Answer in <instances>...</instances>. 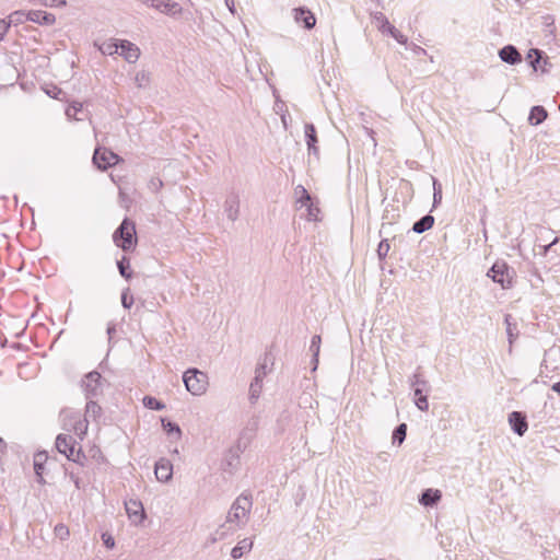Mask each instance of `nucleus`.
I'll list each match as a JSON object with an SVG mask.
<instances>
[{"label": "nucleus", "instance_id": "1", "mask_svg": "<svg viewBox=\"0 0 560 560\" xmlns=\"http://www.w3.org/2000/svg\"><path fill=\"white\" fill-rule=\"evenodd\" d=\"M252 506L253 502L248 495H238L228 512L225 523L217 532L219 539H223L230 533L243 528L249 520Z\"/></svg>", "mask_w": 560, "mask_h": 560}, {"label": "nucleus", "instance_id": "2", "mask_svg": "<svg viewBox=\"0 0 560 560\" xmlns=\"http://www.w3.org/2000/svg\"><path fill=\"white\" fill-rule=\"evenodd\" d=\"M186 389L194 396L203 395L209 386L207 373L198 369H188L183 375Z\"/></svg>", "mask_w": 560, "mask_h": 560}, {"label": "nucleus", "instance_id": "3", "mask_svg": "<svg viewBox=\"0 0 560 560\" xmlns=\"http://www.w3.org/2000/svg\"><path fill=\"white\" fill-rule=\"evenodd\" d=\"M62 428L72 432L79 440H83L88 432L89 420L81 418L80 412L72 410H63L61 412Z\"/></svg>", "mask_w": 560, "mask_h": 560}, {"label": "nucleus", "instance_id": "4", "mask_svg": "<svg viewBox=\"0 0 560 560\" xmlns=\"http://www.w3.org/2000/svg\"><path fill=\"white\" fill-rule=\"evenodd\" d=\"M75 445L77 441L70 434L60 433L56 438V448L58 452L63 454L68 459L82 464L85 456L80 448H75Z\"/></svg>", "mask_w": 560, "mask_h": 560}, {"label": "nucleus", "instance_id": "5", "mask_svg": "<svg viewBox=\"0 0 560 560\" xmlns=\"http://www.w3.org/2000/svg\"><path fill=\"white\" fill-rule=\"evenodd\" d=\"M135 235V223L128 219H125L119 228L115 231L113 238L118 247H121L124 250L128 252L132 249L136 244Z\"/></svg>", "mask_w": 560, "mask_h": 560}, {"label": "nucleus", "instance_id": "6", "mask_svg": "<svg viewBox=\"0 0 560 560\" xmlns=\"http://www.w3.org/2000/svg\"><path fill=\"white\" fill-rule=\"evenodd\" d=\"M513 270L503 260L495 261L487 272L495 283H499L502 289H510L513 283Z\"/></svg>", "mask_w": 560, "mask_h": 560}, {"label": "nucleus", "instance_id": "7", "mask_svg": "<svg viewBox=\"0 0 560 560\" xmlns=\"http://www.w3.org/2000/svg\"><path fill=\"white\" fill-rule=\"evenodd\" d=\"M119 161V155L106 148H96L93 154V163L103 171L116 165Z\"/></svg>", "mask_w": 560, "mask_h": 560}, {"label": "nucleus", "instance_id": "8", "mask_svg": "<svg viewBox=\"0 0 560 560\" xmlns=\"http://www.w3.org/2000/svg\"><path fill=\"white\" fill-rule=\"evenodd\" d=\"M82 387L88 398L97 397L103 392L102 375L96 371L88 373L82 380Z\"/></svg>", "mask_w": 560, "mask_h": 560}, {"label": "nucleus", "instance_id": "9", "mask_svg": "<svg viewBox=\"0 0 560 560\" xmlns=\"http://www.w3.org/2000/svg\"><path fill=\"white\" fill-rule=\"evenodd\" d=\"M223 210L226 218L231 221H236L240 214V196L238 194L232 191L230 192L223 205Z\"/></svg>", "mask_w": 560, "mask_h": 560}, {"label": "nucleus", "instance_id": "10", "mask_svg": "<svg viewBox=\"0 0 560 560\" xmlns=\"http://www.w3.org/2000/svg\"><path fill=\"white\" fill-rule=\"evenodd\" d=\"M125 509L128 514V517L135 524L141 523L145 517L143 505H142L141 501H139L137 499H130V500L126 501Z\"/></svg>", "mask_w": 560, "mask_h": 560}, {"label": "nucleus", "instance_id": "11", "mask_svg": "<svg viewBox=\"0 0 560 560\" xmlns=\"http://www.w3.org/2000/svg\"><path fill=\"white\" fill-rule=\"evenodd\" d=\"M544 52L539 49L533 48L527 54V59L530 60V66L535 71L540 70L542 73L549 71L551 63L548 58H542Z\"/></svg>", "mask_w": 560, "mask_h": 560}, {"label": "nucleus", "instance_id": "12", "mask_svg": "<svg viewBox=\"0 0 560 560\" xmlns=\"http://www.w3.org/2000/svg\"><path fill=\"white\" fill-rule=\"evenodd\" d=\"M293 19L296 24H302L305 28L311 30L316 24L315 15L306 8H295L292 10Z\"/></svg>", "mask_w": 560, "mask_h": 560}, {"label": "nucleus", "instance_id": "13", "mask_svg": "<svg viewBox=\"0 0 560 560\" xmlns=\"http://www.w3.org/2000/svg\"><path fill=\"white\" fill-rule=\"evenodd\" d=\"M154 474L160 482H167L173 477V465L167 458H160L155 463Z\"/></svg>", "mask_w": 560, "mask_h": 560}, {"label": "nucleus", "instance_id": "14", "mask_svg": "<svg viewBox=\"0 0 560 560\" xmlns=\"http://www.w3.org/2000/svg\"><path fill=\"white\" fill-rule=\"evenodd\" d=\"M118 46H120V56L129 63H135L138 61L139 57H140V49L139 47L127 40V39H121L120 40V44H118Z\"/></svg>", "mask_w": 560, "mask_h": 560}, {"label": "nucleus", "instance_id": "15", "mask_svg": "<svg viewBox=\"0 0 560 560\" xmlns=\"http://www.w3.org/2000/svg\"><path fill=\"white\" fill-rule=\"evenodd\" d=\"M509 423L512 430L520 436L524 435L528 429L525 416L518 411H513L509 415Z\"/></svg>", "mask_w": 560, "mask_h": 560}, {"label": "nucleus", "instance_id": "16", "mask_svg": "<svg viewBox=\"0 0 560 560\" xmlns=\"http://www.w3.org/2000/svg\"><path fill=\"white\" fill-rule=\"evenodd\" d=\"M26 20L40 25H52L56 22V18L54 14L42 10L28 11Z\"/></svg>", "mask_w": 560, "mask_h": 560}, {"label": "nucleus", "instance_id": "17", "mask_svg": "<svg viewBox=\"0 0 560 560\" xmlns=\"http://www.w3.org/2000/svg\"><path fill=\"white\" fill-rule=\"evenodd\" d=\"M499 57L503 62L516 65L521 62L522 56L513 45H506L499 50Z\"/></svg>", "mask_w": 560, "mask_h": 560}, {"label": "nucleus", "instance_id": "18", "mask_svg": "<svg viewBox=\"0 0 560 560\" xmlns=\"http://www.w3.org/2000/svg\"><path fill=\"white\" fill-rule=\"evenodd\" d=\"M304 133L306 139V144L310 153H313L314 155H318V148H317V136H316V129L313 124H305L304 127Z\"/></svg>", "mask_w": 560, "mask_h": 560}, {"label": "nucleus", "instance_id": "19", "mask_svg": "<svg viewBox=\"0 0 560 560\" xmlns=\"http://www.w3.org/2000/svg\"><path fill=\"white\" fill-rule=\"evenodd\" d=\"M504 323L506 326V335H508V341H509V352H512L513 343L518 337V329L517 324L512 317V315L506 314L504 317Z\"/></svg>", "mask_w": 560, "mask_h": 560}, {"label": "nucleus", "instance_id": "20", "mask_svg": "<svg viewBox=\"0 0 560 560\" xmlns=\"http://www.w3.org/2000/svg\"><path fill=\"white\" fill-rule=\"evenodd\" d=\"M441 491L436 489H427L421 493L419 503L424 506H433L441 500Z\"/></svg>", "mask_w": 560, "mask_h": 560}, {"label": "nucleus", "instance_id": "21", "mask_svg": "<svg viewBox=\"0 0 560 560\" xmlns=\"http://www.w3.org/2000/svg\"><path fill=\"white\" fill-rule=\"evenodd\" d=\"M433 224L434 217H432L431 214H427L413 223L412 231L417 234H421L430 230L433 226Z\"/></svg>", "mask_w": 560, "mask_h": 560}, {"label": "nucleus", "instance_id": "22", "mask_svg": "<svg viewBox=\"0 0 560 560\" xmlns=\"http://www.w3.org/2000/svg\"><path fill=\"white\" fill-rule=\"evenodd\" d=\"M253 548V540L244 538L232 550L231 556L233 559H240L244 553H247Z\"/></svg>", "mask_w": 560, "mask_h": 560}, {"label": "nucleus", "instance_id": "23", "mask_svg": "<svg viewBox=\"0 0 560 560\" xmlns=\"http://www.w3.org/2000/svg\"><path fill=\"white\" fill-rule=\"evenodd\" d=\"M120 40L121 39H114V38L107 39L98 45V50L103 55H107V56H113L115 54H118V50L120 48V46H118V44H120Z\"/></svg>", "mask_w": 560, "mask_h": 560}, {"label": "nucleus", "instance_id": "24", "mask_svg": "<svg viewBox=\"0 0 560 560\" xmlns=\"http://www.w3.org/2000/svg\"><path fill=\"white\" fill-rule=\"evenodd\" d=\"M547 118V110L542 106H534L528 116V122L533 126L541 124Z\"/></svg>", "mask_w": 560, "mask_h": 560}, {"label": "nucleus", "instance_id": "25", "mask_svg": "<svg viewBox=\"0 0 560 560\" xmlns=\"http://www.w3.org/2000/svg\"><path fill=\"white\" fill-rule=\"evenodd\" d=\"M320 343H322V338L319 335H315L312 337V340H311V345H310V351L312 352V364H313V371H315L317 369V364H318V355H319V351H320Z\"/></svg>", "mask_w": 560, "mask_h": 560}, {"label": "nucleus", "instance_id": "26", "mask_svg": "<svg viewBox=\"0 0 560 560\" xmlns=\"http://www.w3.org/2000/svg\"><path fill=\"white\" fill-rule=\"evenodd\" d=\"M182 11V7L177 2L172 0H163L162 8L160 9L161 13H164L170 16L179 15Z\"/></svg>", "mask_w": 560, "mask_h": 560}, {"label": "nucleus", "instance_id": "27", "mask_svg": "<svg viewBox=\"0 0 560 560\" xmlns=\"http://www.w3.org/2000/svg\"><path fill=\"white\" fill-rule=\"evenodd\" d=\"M373 21L376 24V27L383 34H387L389 32V27H393L388 21V19L382 12H375L372 14Z\"/></svg>", "mask_w": 560, "mask_h": 560}, {"label": "nucleus", "instance_id": "28", "mask_svg": "<svg viewBox=\"0 0 560 560\" xmlns=\"http://www.w3.org/2000/svg\"><path fill=\"white\" fill-rule=\"evenodd\" d=\"M262 390V382H258L253 380V382L249 385V400L252 404H255Z\"/></svg>", "mask_w": 560, "mask_h": 560}, {"label": "nucleus", "instance_id": "29", "mask_svg": "<svg viewBox=\"0 0 560 560\" xmlns=\"http://www.w3.org/2000/svg\"><path fill=\"white\" fill-rule=\"evenodd\" d=\"M101 407L93 400H89L85 406V418L96 419L101 415Z\"/></svg>", "mask_w": 560, "mask_h": 560}, {"label": "nucleus", "instance_id": "30", "mask_svg": "<svg viewBox=\"0 0 560 560\" xmlns=\"http://www.w3.org/2000/svg\"><path fill=\"white\" fill-rule=\"evenodd\" d=\"M295 195H296V202L301 205V207H305L308 205L312 199L307 190L303 186H298L295 188Z\"/></svg>", "mask_w": 560, "mask_h": 560}, {"label": "nucleus", "instance_id": "31", "mask_svg": "<svg viewBox=\"0 0 560 560\" xmlns=\"http://www.w3.org/2000/svg\"><path fill=\"white\" fill-rule=\"evenodd\" d=\"M406 433H407L406 423H400L398 427H396V429L393 432V436H392L393 444L397 443L398 445H400L406 439Z\"/></svg>", "mask_w": 560, "mask_h": 560}, {"label": "nucleus", "instance_id": "32", "mask_svg": "<svg viewBox=\"0 0 560 560\" xmlns=\"http://www.w3.org/2000/svg\"><path fill=\"white\" fill-rule=\"evenodd\" d=\"M27 12L24 11H14L8 16L7 24H9V27L11 25H19L22 24L26 20Z\"/></svg>", "mask_w": 560, "mask_h": 560}, {"label": "nucleus", "instance_id": "33", "mask_svg": "<svg viewBox=\"0 0 560 560\" xmlns=\"http://www.w3.org/2000/svg\"><path fill=\"white\" fill-rule=\"evenodd\" d=\"M409 385L411 388L416 389V387H429V383L427 380H424L419 372H415L409 377Z\"/></svg>", "mask_w": 560, "mask_h": 560}, {"label": "nucleus", "instance_id": "34", "mask_svg": "<svg viewBox=\"0 0 560 560\" xmlns=\"http://www.w3.org/2000/svg\"><path fill=\"white\" fill-rule=\"evenodd\" d=\"M135 83L139 89L147 88L150 83V73L145 70L137 72L135 77Z\"/></svg>", "mask_w": 560, "mask_h": 560}, {"label": "nucleus", "instance_id": "35", "mask_svg": "<svg viewBox=\"0 0 560 560\" xmlns=\"http://www.w3.org/2000/svg\"><path fill=\"white\" fill-rule=\"evenodd\" d=\"M142 402H143L144 407L152 409V410H162L165 407L162 401L158 400L156 398H154L152 396H144L142 399Z\"/></svg>", "mask_w": 560, "mask_h": 560}, {"label": "nucleus", "instance_id": "36", "mask_svg": "<svg viewBox=\"0 0 560 560\" xmlns=\"http://www.w3.org/2000/svg\"><path fill=\"white\" fill-rule=\"evenodd\" d=\"M45 458H46L45 453H37L34 456V470H35V474L39 477V481H43L42 470L44 468Z\"/></svg>", "mask_w": 560, "mask_h": 560}, {"label": "nucleus", "instance_id": "37", "mask_svg": "<svg viewBox=\"0 0 560 560\" xmlns=\"http://www.w3.org/2000/svg\"><path fill=\"white\" fill-rule=\"evenodd\" d=\"M162 427L168 434H175L177 439L180 438L182 431L176 423L162 419Z\"/></svg>", "mask_w": 560, "mask_h": 560}, {"label": "nucleus", "instance_id": "38", "mask_svg": "<svg viewBox=\"0 0 560 560\" xmlns=\"http://www.w3.org/2000/svg\"><path fill=\"white\" fill-rule=\"evenodd\" d=\"M117 267H118L119 273L124 278H126V279L131 278L132 273L128 271V269L130 267L129 259H127L126 257H122L121 260H119L117 262Z\"/></svg>", "mask_w": 560, "mask_h": 560}, {"label": "nucleus", "instance_id": "39", "mask_svg": "<svg viewBox=\"0 0 560 560\" xmlns=\"http://www.w3.org/2000/svg\"><path fill=\"white\" fill-rule=\"evenodd\" d=\"M442 200V187L439 182L433 178V208H435Z\"/></svg>", "mask_w": 560, "mask_h": 560}, {"label": "nucleus", "instance_id": "40", "mask_svg": "<svg viewBox=\"0 0 560 560\" xmlns=\"http://www.w3.org/2000/svg\"><path fill=\"white\" fill-rule=\"evenodd\" d=\"M267 375V361L259 363L255 369V381L262 382L265 376Z\"/></svg>", "mask_w": 560, "mask_h": 560}, {"label": "nucleus", "instance_id": "41", "mask_svg": "<svg viewBox=\"0 0 560 560\" xmlns=\"http://www.w3.org/2000/svg\"><path fill=\"white\" fill-rule=\"evenodd\" d=\"M34 4L54 8V7H63L66 5V0H32Z\"/></svg>", "mask_w": 560, "mask_h": 560}, {"label": "nucleus", "instance_id": "42", "mask_svg": "<svg viewBox=\"0 0 560 560\" xmlns=\"http://www.w3.org/2000/svg\"><path fill=\"white\" fill-rule=\"evenodd\" d=\"M387 34L395 38L401 45H405L408 42L407 37L401 32H399L395 26L389 27V32Z\"/></svg>", "mask_w": 560, "mask_h": 560}, {"label": "nucleus", "instance_id": "43", "mask_svg": "<svg viewBox=\"0 0 560 560\" xmlns=\"http://www.w3.org/2000/svg\"><path fill=\"white\" fill-rule=\"evenodd\" d=\"M82 109L81 103H73L71 106H69L66 109V115L68 118H73L79 120L80 118L77 117V114Z\"/></svg>", "mask_w": 560, "mask_h": 560}, {"label": "nucleus", "instance_id": "44", "mask_svg": "<svg viewBox=\"0 0 560 560\" xmlns=\"http://www.w3.org/2000/svg\"><path fill=\"white\" fill-rule=\"evenodd\" d=\"M389 248L390 246L387 240H383L380 242L377 247V255L380 259H384L387 256Z\"/></svg>", "mask_w": 560, "mask_h": 560}, {"label": "nucleus", "instance_id": "45", "mask_svg": "<svg viewBox=\"0 0 560 560\" xmlns=\"http://www.w3.org/2000/svg\"><path fill=\"white\" fill-rule=\"evenodd\" d=\"M415 405L417 408L421 411H428L429 410V401L428 396H420L418 398H415Z\"/></svg>", "mask_w": 560, "mask_h": 560}, {"label": "nucleus", "instance_id": "46", "mask_svg": "<svg viewBox=\"0 0 560 560\" xmlns=\"http://www.w3.org/2000/svg\"><path fill=\"white\" fill-rule=\"evenodd\" d=\"M140 3H142L143 5L148 7V8H152V9H155L158 11H160V9L162 8V4H163V0H138Z\"/></svg>", "mask_w": 560, "mask_h": 560}, {"label": "nucleus", "instance_id": "47", "mask_svg": "<svg viewBox=\"0 0 560 560\" xmlns=\"http://www.w3.org/2000/svg\"><path fill=\"white\" fill-rule=\"evenodd\" d=\"M306 209H307V217H308V220H317V214L319 213V209L317 207H315L312 201L305 206Z\"/></svg>", "mask_w": 560, "mask_h": 560}, {"label": "nucleus", "instance_id": "48", "mask_svg": "<svg viewBox=\"0 0 560 560\" xmlns=\"http://www.w3.org/2000/svg\"><path fill=\"white\" fill-rule=\"evenodd\" d=\"M121 304L125 308H130L133 304V298L131 295H128L127 292H124L121 294Z\"/></svg>", "mask_w": 560, "mask_h": 560}, {"label": "nucleus", "instance_id": "49", "mask_svg": "<svg viewBox=\"0 0 560 560\" xmlns=\"http://www.w3.org/2000/svg\"><path fill=\"white\" fill-rule=\"evenodd\" d=\"M162 186H163V182L158 177L152 178L149 183V188L153 191L160 190L162 188Z\"/></svg>", "mask_w": 560, "mask_h": 560}, {"label": "nucleus", "instance_id": "50", "mask_svg": "<svg viewBox=\"0 0 560 560\" xmlns=\"http://www.w3.org/2000/svg\"><path fill=\"white\" fill-rule=\"evenodd\" d=\"M545 25H546V32H548L550 35L555 34V25H553V19L550 15H547L545 18Z\"/></svg>", "mask_w": 560, "mask_h": 560}, {"label": "nucleus", "instance_id": "51", "mask_svg": "<svg viewBox=\"0 0 560 560\" xmlns=\"http://www.w3.org/2000/svg\"><path fill=\"white\" fill-rule=\"evenodd\" d=\"M55 532L57 533V535L60 536L61 539H63L65 537L69 536L68 528L65 525H62V524L57 525L55 527Z\"/></svg>", "mask_w": 560, "mask_h": 560}, {"label": "nucleus", "instance_id": "52", "mask_svg": "<svg viewBox=\"0 0 560 560\" xmlns=\"http://www.w3.org/2000/svg\"><path fill=\"white\" fill-rule=\"evenodd\" d=\"M102 538H103L104 545H105L108 549L114 548V546H115V540H114V538H113L110 535H108V534H103V535H102Z\"/></svg>", "mask_w": 560, "mask_h": 560}, {"label": "nucleus", "instance_id": "53", "mask_svg": "<svg viewBox=\"0 0 560 560\" xmlns=\"http://www.w3.org/2000/svg\"><path fill=\"white\" fill-rule=\"evenodd\" d=\"M429 387H416V389H413V394H415V397L418 398L420 396H428L427 393L429 392Z\"/></svg>", "mask_w": 560, "mask_h": 560}, {"label": "nucleus", "instance_id": "54", "mask_svg": "<svg viewBox=\"0 0 560 560\" xmlns=\"http://www.w3.org/2000/svg\"><path fill=\"white\" fill-rule=\"evenodd\" d=\"M9 30V24H7L5 20L0 19V40L3 38L4 34Z\"/></svg>", "mask_w": 560, "mask_h": 560}, {"label": "nucleus", "instance_id": "55", "mask_svg": "<svg viewBox=\"0 0 560 560\" xmlns=\"http://www.w3.org/2000/svg\"><path fill=\"white\" fill-rule=\"evenodd\" d=\"M46 93L54 98H58L61 94V90L57 86H54L52 90H47Z\"/></svg>", "mask_w": 560, "mask_h": 560}, {"label": "nucleus", "instance_id": "56", "mask_svg": "<svg viewBox=\"0 0 560 560\" xmlns=\"http://www.w3.org/2000/svg\"><path fill=\"white\" fill-rule=\"evenodd\" d=\"M225 4L229 9V11L234 14L235 13V5L233 0H225Z\"/></svg>", "mask_w": 560, "mask_h": 560}, {"label": "nucleus", "instance_id": "57", "mask_svg": "<svg viewBox=\"0 0 560 560\" xmlns=\"http://www.w3.org/2000/svg\"><path fill=\"white\" fill-rule=\"evenodd\" d=\"M365 132H366V135H368L369 137H371V139H372V141H373L374 145H376L375 139H374V137H373L374 131H373L372 129H370V128H365Z\"/></svg>", "mask_w": 560, "mask_h": 560}, {"label": "nucleus", "instance_id": "58", "mask_svg": "<svg viewBox=\"0 0 560 560\" xmlns=\"http://www.w3.org/2000/svg\"><path fill=\"white\" fill-rule=\"evenodd\" d=\"M552 390L560 395V382H557L552 385Z\"/></svg>", "mask_w": 560, "mask_h": 560}, {"label": "nucleus", "instance_id": "59", "mask_svg": "<svg viewBox=\"0 0 560 560\" xmlns=\"http://www.w3.org/2000/svg\"><path fill=\"white\" fill-rule=\"evenodd\" d=\"M7 448V444L3 439L0 436V453H3Z\"/></svg>", "mask_w": 560, "mask_h": 560}, {"label": "nucleus", "instance_id": "60", "mask_svg": "<svg viewBox=\"0 0 560 560\" xmlns=\"http://www.w3.org/2000/svg\"><path fill=\"white\" fill-rule=\"evenodd\" d=\"M281 120H282V124H283L284 128L287 129V118H285V115L281 116Z\"/></svg>", "mask_w": 560, "mask_h": 560}]
</instances>
